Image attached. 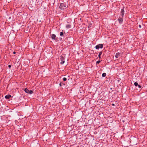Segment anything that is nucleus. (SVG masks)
<instances>
[{"mask_svg":"<svg viewBox=\"0 0 147 147\" xmlns=\"http://www.w3.org/2000/svg\"><path fill=\"white\" fill-rule=\"evenodd\" d=\"M67 7V5L66 4L64 3H61L59 7L61 9H65Z\"/></svg>","mask_w":147,"mask_h":147,"instance_id":"obj_1","label":"nucleus"},{"mask_svg":"<svg viewBox=\"0 0 147 147\" xmlns=\"http://www.w3.org/2000/svg\"><path fill=\"white\" fill-rule=\"evenodd\" d=\"M59 61L60 62V63L62 64L65 62V58L63 56H60L59 58Z\"/></svg>","mask_w":147,"mask_h":147,"instance_id":"obj_2","label":"nucleus"},{"mask_svg":"<svg viewBox=\"0 0 147 147\" xmlns=\"http://www.w3.org/2000/svg\"><path fill=\"white\" fill-rule=\"evenodd\" d=\"M24 91L26 92L27 93H28V94H32V93H33V92L32 90H29L27 88H26L24 89Z\"/></svg>","mask_w":147,"mask_h":147,"instance_id":"obj_3","label":"nucleus"},{"mask_svg":"<svg viewBox=\"0 0 147 147\" xmlns=\"http://www.w3.org/2000/svg\"><path fill=\"white\" fill-rule=\"evenodd\" d=\"M103 45L102 44H99L96 46L95 48L96 49H98L99 48H103Z\"/></svg>","mask_w":147,"mask_h":147,"instance_id":"obj_4","label":"nucleus"},{"mask_svg":"<svg viewBox=\"0 0 147 147\" xmlns=\"http://www.w3.org/2000/svg\"><path fill=\"white\" fill-rule=\"evenodd\" d=\"M118 20L120 24L122 23V22L123 21V17H119V18Z\"/></svg>","mask_w":147,"mask_h":147,"instance_id":"obj_5","label":"nucleus"},{"mask_svg":"<svg viewBox=\"0 0 147 147\" xmlns=\"http://www.w3.org/2000/svg\"><path fill=\"white\" fill-rule=\"evenodd\" d=\"M51 38L53 39H54L55 40H57V39L56 38V36L54 34H52Z\"/></svg>","mask_w":147,"mask_h":147,"instance_id":"obj_6","label":"nucleus"},{"mask_svg":"<svg viewBox=\"0 0 147 147\" xmlns=\"http://www.w3.org/2000/svg\"><path fill=\"white\" fill-rule=\"evenodd\" d=\"M121 16L122 17H123V16H124V10L123 9H121Z\"/></svg>","mask_w":147,"mask_h":147,"instance_id":"obj_7","label":"nucleus"},{"mask_svg":"<svg viewBox=\"0 0 147 147\" xmlns=\"http://www.w3.org/2000/svg\"><path fill=\"white\" fill-rule=\"evenodd\" d=\"M120 56V54L119 53H118L116 54L115 57L116 58H117L119 57Z\"/></svg>","mask_w":147,"mask_h":147,"instance_id":"obj_8","label":"nucleus"},{"mask_svg":"<svg viewBox=\"0 0 147 147\" xmlns=\"http://www.w3.org/2000/svg\"><path fill=\"white\" fill-rule=\"evenodd\" d=\"M11 97V96L9 95H8L5 96V98L6 99L9 98Z\"/></svg>","mask_w":147,"mask_h":147,"instance_id":"obj_9","label":"nucleus"},{"mask_svg":"<svg viewBox=\"0 0 147 147\" xmlns=\"http://www.w3.org/2000/svg\"><path fill=\"white\" fill-rule=\"evenodd\" d=\"M106 74L105 73H103L102 74V76L103 77H105L106 76Z\"/></svg>","mask_w":147,"mask_h":147,"instance_id":"obj_10","label":"nucleus"},{"mask_svg":"<svg viewBox=\"0 0 147 147\" xmlns=\"http://www.w3.org/2000/svg\"><path fill=\"white\" fill-rule=\"evenodd\" d=\"M134 85H135V86H138V85H139L138 84L137 82H135L134 83Z\"/></svg>","mask_w":147,"mask_h":147,"instance_id":"obj_11","label":"nucleus"},{"mask_svg":"<svg viewBox=\"0 0 147 147\" xmlns=\"http://www.w3.org/2000/svg\"><path fill=\"white\" fill-rule=\"evenodd\" d=\"M102 54V52H99V54L98 55V57L100 58V56Z\"/></svg>","mask_w":147,"mask_h":147,"instance_id":"obj_12","label":"nucleus"},{"mask_svg":"<svg viewBox=\"0 0 147 147\" xmlns=\"http://www.w3.org/2000/svg\"><path fill=\"white\" fill-rule=\"evenodd\" d=\"M66 27L67 28H70L71 27V26L69 25H67Z\"/></svg>","mask_w":147,"mask_h":147,"instance_id":"obj_13","label":"nucleus"},{"mask_svg":"<svg viewBox=\"0 0 147 147\" xmlns=\"http://www.w3.org/2000/svg\"><path fill=\"white\" fill-rule=\"evenodd\" d=\"M63 33L62 32H60V35L61 36H62L63 35Z\"/></svg>","mask_w":147,"mask_h":147,"instance_id":"obj_14","label":"nucleus"},{"mask_svg":"<svg viewBox=\"0 0 147 147\" xmlns=\"http://www.w3.org/2000/svg\"><path fill=\"white\" fill-rule=\"evenodd\" d=\"M100 62V61H98L96 62V64H99Z\"/></svg>","mask_w":147,"mask_h":147,"instance_id":"obj_15","label":"nucleus"},{"mask_svg":"<svg viewBox=\"0 0 147 147\" xmlns=\"http://www.w3.org/2000/svg\"><path fill=\"white\" fill-rule=\"evenodd\" d=\"M67 80V79L65 78H63V80L64 81H65Z\"/></svg>","mask_w":147,"mask_h":147,"instance_id":"obj_16","label":"nucleus"},{"mask_svg":"<svg viewBox=\"0 0 147 147\" xmlns=\"http://www.w3.org/2000/svg\"><path fill=\"white\" fill-rule=\"evenodd\" d=\"M138 86L139 88H141V86L140 85H138Z\"/></svg>","mask_w":147,"mask_h":147,"instance_id":"obj_17","label":"nucleus"},{"mask_svg":"<svg viewBox=\"0 0 147 147\" xmlns=\"http://www.w3.org/2000/svg\"><path fill=\"white\" fill-rule=\"evenodd\" d=\"M8 67L9 68H10L11 67V65H9Z\"/></svg>","mask_w":147,"mask_h":147,"instance_id":"obj_18","label":"nucleus"},{"mask_svg":"<svg viewBox=\"0 0 147 147\" xmlns=\"http://www.w3.org/2000/svg\"><path fill=\"white\" fill-rule=\"evenodd\" d=\"M139 27H140V28H141V25H139Z\"/></svg>","mask_w":147,"mask_h":147,"instance_id":"obj_19","label":"nucleus"},{"mask_svg":"<svg viewBox=\"0 0 147 147\" xmlns=\"http://www.w3.org/2000/svg\"><path fill=\"white\" fill-rule=\"evenodd\" d=\"M16 53V52H15L14 51V52H13V54H15Z\"/></svg>","mask_w":147,"mask_h":147,"instance_id":"obj_20","label":"nucleus"},{"mask_svg":"<svg viewBox=\"0 0 147 147\" xmlns=\"http://www.w3.org/2000/svg\"><path fill=\"white\" fill-rule=\"evenodd\" d=\"M112 105L113 106L114 105V104H113Z\"/></svg>","mask_w":147,"mask_h":147,"instance_id":"obj_21","label":"nucleus"},{"mask_svg":"<svg viewBox=\"0 0 147 147\" xmlns=\"http://www.w3.org/2000/svg\"><path fill=\"white\" fill-rule=\"evenodd\" d=\"M123 121V122H124V121Z\"/></svg>","mask_w":147,"mask_h":147,"instance_id":"obj_22","label":"nucleus"}]
</instances>
